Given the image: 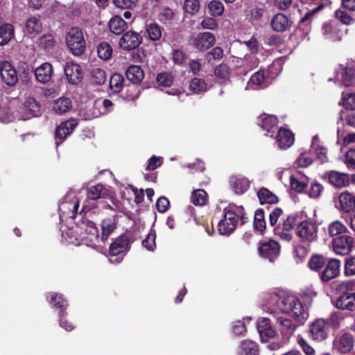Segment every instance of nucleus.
<instances>
[{"label": "nucleus", "instance_id": "21", "mask_svg": "<svg viewBox=\"0 0 355 355\" xmlns=\"http://www.w3.org/2000/svg\"><path fill=\"white\" fill-rule=\"evenodd\" d=\"M229 183L231 189L237 195L243 194L250 188L249 180L242 176L232 175L230 178Z\"/></svg>", "mask_w": 355, "mask_h": 355}, {"label": "nucleus", "instance_id": "6", "mask_svg": "<svg viewBox=\"0 0 355 355\" xmlns=\"http://www.w3.org/2000/svg\"><path fill=\"white\" fill-rule=\"evenodd\" d=\"M354 336L349 332H341L338 335L333 343V347L340 354L349 353L354 346Z\"/></svg>", "mask_w": 355, "mask_h": 355}, {"label": "nucleus", "instance_id": "23", "mask_svg": "<svg viewBox=\"0 0 355 355\" xmlns=\"http://www.w3.org/2000/svg\"><path fill=\"white\" fill-rule=\"evenodd\" d=\"M277 130L278 133L275 138L278 146L282 149H286L291 147L294 141V135L293 132L285 128H280Z\"/></svg>", "mask_w": 355, "mask_h": 355}, {"label": "nucleus", "instance_id": "10", "mask_svg": "<svg viewBox=\"0 0 355 355\" xmlns=\"http://www.w3.org/2000/svg\"><path fill=\"white\" fill-rule=\"evenodd\" d=\"M333 305L338 310L354 315L355 313V293H340L333 302Z\"/></svg>", "mask_w": 355, "mask_h": 355}, {"label": "nucleus", "instance_id": "35", "mask_svg": "<svg viewBox=\"0 0 355 355\" xmlns=\"http://www.w3.org/2000/svg\"><path fill=\"white\" fill-rule=\"evenodd\" d=\"M257 196L261 205L276 204L278 202L277 196L265 187H262L259 190Z\"/></svg>", "mask_w": 355, "mask_h": 355}, {"label": "nucleus", "instance_id": "33", "mask_svg": "<svg viewBox=\"0 0 355 355\" xmlns=\"http://www.w3.org/2000/svg\"><path fill=\"white\" fill-rule=\"evenodd\" d=\"M109 27L112 33L120 35L128 28V24L121 17L115 15L110 20Z\"/></svg>", "mask_w": 355, "mask_h": 355}, {"label": "nucleus", "instance_id": "58", "mask_svg": "<svg viewBox=\"0 0 355 355\" xmlns=\"http://www.w3.org/2000/svg\"><path fill=\"white\" fill-rule=\"evenodd\" d=\"M92 77L93 80L98 85H102L106 80L105 72L100 68H96L92 70Z\"/></svg>", "mask_w": 355, "mask_h": 355}, {"label": "nucleus", "instance_id": "22", "mask_svg": "<svg viewBox=\"0 0 355 355\" xmlns=\"http://www.w3.org/2000/svg\"><path fill=\"white\" fill-rule=\"evenodd\" d=\"M117 216L116 215L108 216L101 222V241L105 242L111 234L116 229Z\"/></svg>", "mask_w": 355, "mask_h": 355}, {"label": "nucleus", "instance_id": "14", "mask_svg": "<svg viewBox=\"0 0 355 355\" xmlns=\"http://www.w3.org/2000/svg\"><path fill=\"white\" fill-rule=\"evenodd\" d=\"M216 38L213 33L205 32L190 39L191 45L198 51H202L209 49L215 44Z\"/></svg>", "mask_w": 355, "mask_h": 355}, {"label": "nucleus", "instance_id": "62", "mask_svg": "<svg viewBox=\"0 0 355 355\" xmlns=\"http://www.w3.org/2000/svg\"><path fill=\"white\" fill-rule=\"evenodd\" d=\"M308 250L306 248L302 245H295L293 249L294 257L298 259L297 261H302L306 257Z\"/></svg>", "mask_w": 355, "mask_h": 355}, {"label": "nucleus", "instance_id": "49", "mask_svg": "<svg viewBox=\"0 0 355 355\" xmlns=\"http://www.w3.org/2000/svg\"><path fill=\"white\" fill-rule=\"evenodd\" d=\"M336 290L338 291L340 293H346L347 295L355 293V279L341 282L337 286Z\"/></svg>", "mask_w": 355, "mask_h": 355}, {"label": "nucleus", "instance_id": "39", "mask_svg": "<svg viewBox=\"0 0 355 355\" xmlns=\"http://www.w3.org/2000/svg\"><path fill=\"white\" fill-rule=\"evenodd\" d=\"M258 345L251 340H243L240 345V355H258Z\"/></svg>", "mask_w": 355, "mask_h": 355}, {"label": "nucleus", "instance_id": "25", "mask_svg": "<svg viewBox=\"0 0 355 355\" xmlns=\"http://www.w3.org/2000/svg\"><path fill=\"white\" fill-rule=\"evenodd\" d=\"M328 257L322 254H313L307 263V266L311 271L321 272L327 262Z\"/></svg>", "mask_w": 355, "mask_h": 355}, {"label": "nucleus", "instance_id": "13", "mask_svg": "<svg viewBox=\"0 0 355 355\" xmlns=\"http://www.w3.org/2000/svg\"><path fill=\"white\" fill-rule=\"evenodd\" d=\"M257 328L262 342H268L278 336L277 331L272 326L268 318H260L257 322Z\"/></svg>", "mask_w": 355, "mask_h": 355}, {"label": "nucleus", "instance_id": "9", "mask_svg": "<svg viewBox=\"0 0 355 355\" xmlns=\"http://www.w3.org/2000/svg\"><path fill=\"white\" fill-rule=\"evenodd\" d=\"M78 124L76 119H71L62 122L56 128L55 132V139L57 148L73 132Z\"/></svg>", "mask_w": 355, "mask_h": 355}, {"label": "nucleus", "instance_id": "20", "mask_svg": "<svg viewBox=\"0 0 355 355\" xmlns=\"http://www.w3.org/2000/svg\"><path fill=\"white\" fill-rule=\"evenodd\" d=\"M338 209L345 213H349L355 209L354 193L348 191L341 192L338 196Z\"/></svg>", "mask_w": 355, "mask_h": 355}, {"label": "nucleus", "instance_id": "16", "mask_svg": "<svg viewBox=\"0 0 355 355\" xmlns=\"http://www.w3.org/2000/svg\"><path fill=\"white\" fill-rule=\"evenodd\" d=\"M143 42V37L135 31H127L121 37L120 46L127 51L136 49Z\"/></svg>", "mask_w": 355, "mask_h": 355}, {"label": "nucleus", "instance_id": "48", "mask_svg": "<svg viewBox=\"0 0 355 355\" xmlns=\"http://www.w3.org/2000/svg\"><path fill=\"white\" fill-rule=\"evenodd\" d=\"M25 27L28 33H37L41 31L42 24L37 18L31 17L26 21Z\"/></svg>", "mask_w": 355, "mask_h": 355}, {"label": "nucleus", "instance_id": "37", "mask_svg": "<svg viewBox=\"0 0 355 355\" xmlns=\"http://www.w3.org/2000/svg\"><path fill=\"white\" fill-rule=\"evenodd\" d=\"M340 80L342 85L348 87L355 83V69L352 67H345L341 71Z\"/></svg>", "mask_w": 355, "mask_h": 355}, {"label": "nucleus", "instance_id": "50", "mask_svg": "<svg viewBox=\"0 0 355 355\" xmlns=\"http://www.w3.org/2000/svg\"><path fill=\"white\" fill-rule=\"evenodd\" d=\"M137 85L131 83L125 86V92L123 94L124 98L128 101H132L138 98L139 89Z\"/></svg>", "mask_w": 355, "mask_h": 355}, {"label": "nucleus", "instance_id": "36", "mask_svg": "<svg viewBox=\"0 0 355 355\" xmlns=\"http://www.w3.org/2000/svg\"><path fill=\"white\" fill-rule=\"evenodd\" d=\"M71 107L72 103L70 98L62 97L54 102L53 109L56 114H62L68 112Z\"/></svg>", "mask_w": 355, "mask_h": 355}, {"label": "nucleus", "instance_id": "11", "mask_svg": "<svg viewBox=\"0 0 355 355\" xmlns=\"http://www.w3.org/2000/svg\"><path fill=\"white\" fill-rule=\"evenodd\" d=\"M274 318L276 319L277 327L281 334L282 338L284 340L288 341L297 327L301 324L299 323L296 324L293 323L291 320L284 316L274 315Z\"/></svg>", "mask_w": 355, "mask_h": 355}, {"label": "nucleus", "instance_id": "4", "mask_svg": "<svg viewBox=\"0 0 355 355\" xmlns=\"http://www.w3.org/2000/svg\"><path fill=\"white\" fill-rule=\"evenodd\" d=\"M318 225L314 221L304 220L296 227V235L306 243H313L318 239Z\"/></svg>", "mask_w": 355, "mask_h": 355}, {"label": "nucleus", "instance_id": "1", "mask_svg": "<svg viewBox=\"0 0 355 355\" xmlns=\"http://www.w3.org/2000/svg\"><path fill=\"white\" fill-rule=\"evenodd\" d=\"M272 301L281 312L291 315L299 324H304L309 316L302 302L295 295L275 294L272 297Z\"/></svg>", "mask_w": 355, "mask_h": 355}, {"label": "nucleus", "instance_id": "15", "mask_svg": "<svg viewBox=\"0 0 355 355\" xmlns=\"http://www.w3.org/2000/svg\"><path fill=\"white\" fill-rule=\"evenodd\" d=\"M309 334L315 341L324 340L328 336L329 327L323 319H317L309 327Z\"/></svg>", "mask_w": 355, "mask_h": 355}, {"label": "nucleus", "instance_id": "27", "mask_svg": "<svg viewBox=\"0 0 355 355\" xmlns=\"http://www.w3.org/2000/svg\"><path fill=\"white\" fill-rule=\"evenodd\" d=\"M254 231L260 235H264L266 229V222L265 220L264 211L259 208L254 212L253 220Z\"/></svg>", "mask_w": 355, "mask_h": 355}, {"label": "nucleus", "instance_id": "32", "mask_svg": "<svg viewBox=\"0 0 355 355\" xmlns=\"http://www.w3.org/2000/svg\"><path fill=\"white\" fill-rule=\"evenodd\" d=\"M107 191V189L102 184H97L87 189V198L90 200H97L105 198Z\"/></svg>", "mask_w": 355, "mask_h": 355}, {"label": "nucleus", "instance_id": "3", "mask_svg": "<svg viewBox=\"0 0 355 355\" xmlns=\"http://www.w3.org/2000/svg\"><path fill=\"white\" fill-rule=\"evenodd\" d=\"M130 239L127 235L123 234L116 238L110 245V261L114 264L121 263L130 250Z\"/></svg>", "mask_w": 355, "mask_h": 355}, {"label": "nucleus", "instance_id": "46", "mask_svg": "<svg viewBox=\"0 0 355 355\" xmlns=\"http://www.w3.org/2000/svg\"><path fill=\"white\" fill-rule=\"evenodd\" d=\"M207 193L203 189H196L192 193L191 200L194 205L202 206L206 204Z\"/></svg>", "mask_w": 355, "mask_h": 355}, {"label": "nucleus", "instance_id": "55", "mask_svg": "<svg viewBox=\"0 0 355 355\" xmlns=\"http://www.w3.org/2000/svg\"><path fill=\"white\" fill-rule=\"evenodd\" d=\"M215 76L220 79L226 80L230 78V71L229 66L225 63H221L214 69Z\"/></svg>", "mask_w": 355, "mask_h": 355}, {"label": "nucleus", "instance_id": "28", "mask_svg": "<svg viewBox=\"0 0 355 355\" xmlns=\"http://www.w3.org/2000/svg\"><path fill=\"white\" fill-rule=\"evenodd\" d=\"M125 75L128 80L134 84H139L144 78V73L141 67L130 65L128 67Z\"/></svg>", "mask_w": 355, "mask_h": 355}, {"label": "nucleus", "instance_id": "42", "mask_svg": "<svg viewBox=\"0 0 355 355\" xmlns=\"http://www.w3.org/2000/svg\"><path fill=\"white\" fill-rule=\"evenodd\" d=\"M347 232H348L347 227L340 220H334L329 225L328 234L331 237Z\"/></svg>", "mask_w": 355, "mask_h": 355}, {"label": "nucleus", "instance_id": "63", "mask_svg": "<svg viewBox=\"0 0 355 355\" xmlns=\"http://www.w3.org/2000/svg\"><path fill=\"white\" fill-rule=\"evenodd\" d=\"M341 320L340 313L337 311L332 312L329 318L325 320L327 326H331L334 328L339 327L340 321Z\"/></svg>", "mask_w": 355, "mask_h": 355}, {"label": "nucleus", "instance_id": "51", "mask_svg": "<svg viewBox=\"0 0 355 355\" xmlns=\"http://www.w3.org/2000/svg\"><path fill=\"white\" fill-rule=\"evenodd\" d=\"M266 81L265 73L263 70L255 72L250 78L249 84L254 86V89L260 87L264 84Z\"/></svg>", "mask_w": 355, "mask_h": 355}, {"label": "nucleus", "instance_id": "24", "mask_svg": "<svg viewBox=\"0 0 355 355\" xmlns=\"http://www.w3.org/2000/svg\"><path fill=\"white\" fill-rule=\"evenodd\" d=\"M53 66L49 62H44L38 67L35 71L36 79L42 83H46L52 78Z\"/></svg>", "mask_w": 355, "mask_h": 355}, {"label": "nucleus", "instance_id": "2", "mask_svg": "<svg viewBox=\"0 0 355 355\" xmlns=\"http://www.w3.org/2000/svg\"><path fill=\"white\" fill-rule=\"evenodd\" d=\"M66 44L69 51L75 56L83 55L86 50V41L79 27H72L66 35Z\"/></svg>", "mask_w": 355, "mask_h": 355}, {"label": "nucleus", "instance_id": "40", "mask_svg": "<svg viewBox=\"0 0 355 355\" xmlns=\"http://www.w3.org/2000/svg\"><path fill=\"white\" fill-rule=\"evenodd\" d=\"M14 35L12 25L6 24L0 26V45L8 44Z\"/></svg>", "mask_w": 355, "mask_h": 355}, {"label": "nucleus", "instance_id": "26", "mask_svg": "<svg viewBox=\"0 0 355 355\" xmlns=\"http://www.w3.org/2000/svg\"><path fill=\"white\" fill-rule=\"evenodd\" d=\"M323 8V4L320 3L312 10L306 13V15L300 19L297 28L303 31L304 33L308 34L311 29L312 18L315 13Z\"/></svg>", "mask_w": 355, "mask_h": 355}, {"label": "nucleus", "instance_id": "41", "mask_svg": "<svg viewBox=\"0 0 355 355\" xmlns=\"http://www.w3.org/2000/svg\"><path fill=\"white\" fill-rule=\"evenodd\" d=\"M300 221L298 220V214L296 213L291 214L285 218H282V223L279 225L283 230L290 232L294 229L295 226H297Z\"/></svg>", "mask_w": 355, "mask_h": 355}, {"label": "nucleus", "instance_id": "45", "mask_svg": "<svg viewBox=\"0 0 355 355\" xmlns=\"http://www.w3.org/2000/svg\"><path fill=\"white\" fill-rule=\"evenodd\" d=\"M189 89L196 94L206 92L207 89V83L202 78H193L189 84Z\"/></svg>", "mask_w": 355, "mask_h": 355}, {"label": "nucleus", "instance_id": "31", "mask_svg": "<svg viewBox=\"0 0 355 355\" xmlns=\"http://www.w3.org/2000/svg\"><path fill=\"white\" fill-rule=\"evenodd\" d=\"M288 19L283 13H277L271 20V26L274 31L277 32H284L288 27Z\"/></svg>", "mask_w": 355, "mask_h": 355}, {"label": "nucleus", "instance_id": "64", "mask_svg": "<svg viewBox=\"0 0 355 355\" xmlns=\"http://www.w3.org/2000/svg\"><path fill=\"white\" fill-rule=\"evenodd\" d=\"M345 164L348 168L355 169V150L349 149L345 153Z\"/></svg>", "mask_w": 355, "mask_h": 355}, {"label": "nucleus", "instance_id": "17", "mask_svg": "<svg viewBox=\"0 0 355 355\" xmlns=\"http://www.w3.org/2000/svg\"><path fill=\"white\" fill-rule=\"evenodd\" d=\"M0 73L3 81L8 86H13L18 81V76L15 69L8 61L1 63Z\"/></svg>", "mask_w": 355, "mask_h": 355}, {"label": "nucleus", "instance_id": "60", "mask_svg": "<svg viewBox=\"0 0 355 355\" xmlns=\"http://www.w3.org/2000/svg\"><path fill=\"white\" fill-rule=\"evenodd\" d=\"M173 17L174 12H173V10L168 7H164L162 9L161 12H159L158 15V19L161 22L166 24L171 21L173 18Z\"/></svg>", "mask_w": 355, "mask_h": 355}, {"label": "nucleus", "instance_id": "38", "mask_svg": "<svg viewBox=\"0 0 355 355\" xmlns=\"http://www.w3.org/2000/svg\"><path fill=\"white\" fill-rule=\"evenodd\" d=\"M162 29L157 23H150L146 25V32L148 37L152 41L159 40L162 37Z\"/></svg>", "mask_w": 355, "mask_h": 355}, {"label": "nucleus", "instance_id": "12", "mask_svg": "<svg viewBox=\"0 0 355 355\" xmlns=\"http://www.w3.org/2000/svg\"><path fill=\"white\" fill-rule=\"evenodd\" d=\"M354 239L347 235H341L333 240V250L336 254L347 255L351 252Z\"/></svg>", "mask_w": 355, "mask_h": 355}, {"label": "nucleus", "instance_id": "53", "mask_svg": "<svg viewBox=\"0 0 355 355\" xmlns=\"http://www.w3.org/2000/svg\"><path fill=\"white\" fill-rule=\"evenodd\" d=\"M208 9L210 14L214 17H218L223 15L224 6L221 1L213 0L208 4Z\"/></svg>", "mask_w": 355, "mask_h": 355}, {"label": "nucleus", "instance_id": "47", "mask_svg": "<svg viewBox=\"0 0 355 355\" xmlns=\"http://www.w3.org/2000/svg\"><path fill=\"white\" fill-rule=\"evenodd\" d=\"M156 80L159 85L168 87L173 84L174 76L171 72L163 71L157 73Z\"/></svg>", "mask_w": 355, "mask_h": 355}, {"label": "nucleus", "instance_id": "44", "mask_svg": "<svg viewBox=\"0 0 355 355\" xmlns=\"http://www.w3.org/2000/svg\"><path fill=\"white\" fill-rule=\"evenodd\" d=\"M97 53L99 58L103 60H108L112 57V48L109 43L103 42L97 46Z\"/></svg>", "mask_w": 355, "mask_h": 355}, {"label": "nucleus", "instance_id": "43", "mask_svg": "<svg viewBox=\"0 0 355 355\" xmlns=\"http://www.w3.org/2000/svg\"><path fill=\"white\" fill-rule=\"evenodd\" d=\"M124 78L118 73H114L110 80V88L114 93H119L123 87Z\"/></svg>", "mask_w": 355, "mask_h": 355}, {"label": "nucleus", "instance_id": "19", "mask_svg": "<svg viewBox=\"0 0 355 355\" xmlns=\"http://www.w3.org/2000/svg\"><path fill=\"white\" fill-rule=\"evenodd\" d=\"M64 73L69 83L78 85L83 79L81 67L78 64L67 63L64 67Z\"/></svg>", "mask_w": 355, "mask_h": 355}, {"label": "nucleus", "instance_id": "56", "mask_svg": "<svg viewBox=\"0 0 355 355\" xmlns=\"http://www.w3.org/2000/svg\"><path fill=\"white\" fill-rule=\"evenodd\" d=\"M200 8V2L198 0H185L184 9L189 14L194 15Z\"/></svg>", "mask_w": 355, "mask_h": 355}, {"label": "nucleus", "instance_id": "30", "mask_svg": "<svg viewBox=\"0 0 355 355\" xmlns=\"http://www.w3.org/2000/svg\"><path fill=\"white\" fill-rule=\"evenodd\" d=\"M329 182L336 187H343L348 184V177L346 174L336 171H331L327 173Z\"/></svg>", "mask_w": 355, "mask_h": 355}, {"label": "nucleus", "instance_id": "29", "mask_svg": "<svg viewBox=\"0 0 355 355\" xmlns=\"http://www.w3.org/2000/svg\"><path fill=\"white\" fill-rule=\"evenodd\" d=\"M50 302L53 307L60 309L59 315H67L66 309L68 306V302L63 295L58 293H51Z\"/></svg>", "mask_w": 355, "mask_h": 355}, {"label": "nucleus", "instance_id": "7", "mask_svg": "<svg viewBox=\"0 0 355 355\" xmlns=\"http://www.w3.org/2000/svg\"><path fill=\"white\" fill-rule=\"evenodd\" d=\"M341 261L336 258H328L327 262L321 272L319 273L320 281L327 283L338 277L340 272Z\"/></svg>", "mask_w": 355, "mask_h": 355}, {"label": "nucleus", "instance_id": "61", "mask_svg": "<svg viewBox=\"0 0 355 355\" xmlns=\"http://www.w3.org/2000/svg\"><path fill=\"white\" fill-rule=\"evenodd\" d=\"M290 184L291 188L297 193L303 192L307 187V184L306 183L300 182L293 175L290 177Z\"/></svg>", "mask_w": 355, "mask_h": 355}, {"label": "nucleus", "instance_id": "34", "mask_svg": "<svg viewBox=\"0 0 355 355\" xmlns=\"http://www.w3.org/2000/svg\"><path fill=\"white\" fill-rule=\"evenodd\" d=\"M24 109L31 116H39L42 113L40 103L33 97H28L26 99Z\"/></svg>", "mask_w": 355, "mask_h": 355}, {"label": "nucleus", "instance_id": "59", "mask_svg": "<svg viewBox=\"0 0 355 355\" xmlns=\"http://www.w3.org/2000/svg\"><path fill=\"white\" fill-rule=\"evenodd\" d=\"M40 45L45 49H51L55 45V40L52 35H44L40 39Z\"/></svg>", "mask_w": 355, "mask_h": 355}, {"label": "nucleus", "instance_id": "52", "mask_svg": "<svg viewBox=\"0 0 355 355\" xmlns=\"http://www.w3.org/2000/svg\"><path fill=\"white\" fill-rule=\"evenodd\" d=\"M156 232L151 229L146 238L142 241V245L149 251H153L156 248Z\"/></svg>", "mask_w": 355, "mask_h": 355}, {"label": "nucleus", "instance_id": "18", "mask_svg": "<svg viewBox=\"0 0 355 355\" xmlns=\"http://www.w3.org/2000/svg\"><path fill=\"white\" fill-rule=\"evenodd\" d=\"M259 125L271 137H274V135L278 130V119L275 115L268 114L263 113L259 116Z\"/></svg>", "mask_w": 355, "mask_h": 355}, {"label": "nucleus", "instance_id": "8", "mask_svg": "<svg viewBox=\"0 0 355 355\" xmlns=\"http://www.w3.org/2000/svg\"><path fill=\"white\" fill-rule=\"evenodd\" d=\"M238 220L234 211L225 208L224 209L223 218L218 221V229L220 234L228 235L236 227Z\"/></svg>", "mask_w": 355, "mask_h": 355}, {"label": "nucleus", "instance_id": "5", "mask_svg": "<svg viewBox=\"0 0 355 355\" xmlns=\"http://www.w3.org/2000/svg\"><path fill=\"white\" fill-rule=\"evenodd\" d=\"M279 243L273 239H261L258 244V253L260 257L272 262L279 256Z\"/></svg>", "mask_w": 355, "mask_h": 355}, {"label": "nucleus", "instance_id": "54", "mask_svg": "<svg viewBox=\"0 0 355 355\" xmlns=\"http://www.w3.org/2000/svg\"><path fill=\"white\" fill-rule=\"evenodd\" d=\"M344 275L346 277L355 275V256H349L345 259Z\"/></svg>", "mask_w": 355, "mask_h": 355}, {"label": "nucleus", "instance_id": "57", "mask_svg": "<svg viewBox=\"0 0 355 355\" xmlns=\"http://www.w3.org/2000/svg\"><path fill=\"white\" fill-rule=\"evenodd\" d=\"M335 17L342 24L345 25L352 24L355 21L349 14L341 10H337L335 12Z\"/></svg>", "mask_w": 355, "mask_h": 355}]
</instances>
